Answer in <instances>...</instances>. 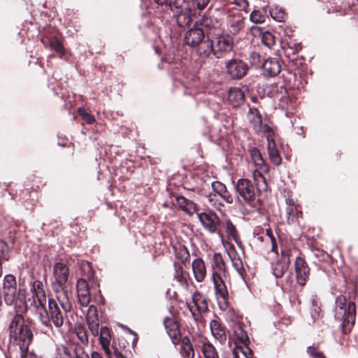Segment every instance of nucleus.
I'll return each instance as SVG.
<instances>
[{
	"label": "nucleus",
	"instance_id": "obj_1",
	"mask_svg": "<svg viewBox=\"0 0 358 358\" xmlns=\"http://www.w3.org/2000/svg\"><path fill=\"white\" fill-rule=\"evenodd\" d=\"M8 331L10 341L19 346L21 358H38L36 354L29 350L33 333L23 316L15 315L10 322Z\"/></svg>",
	"mask_w": 358,
	"mask_h": 358
},
{
	"label": "nucleus",
	"instance_id": "obj_2",
	"mask_svg": "<svg viewBox=\"0 0 358 358\" xmlns=\"http://www.w3.org/2000/svg\"><path fill=\"white\" fill-rule=\"evenodd\" d=\"M213 269L212 280L217 304L220 310L224 311L229 306V293L224 282L223 277L226 274V265L220 253H215L211 262Z\"/></svg>",
	"mask_w": 358,
	"mask_h": 358
},
{
	"label": "nucleus",
	"instance_id": "obj_3",
	"mask_svg": "<svg viewBox=\"0 0 358 358\" xmlns=\"http://www.w3.org/2000/svg\"><path fill=\"white\" fill-rule=\"evenodd\" d=\"M3 294L4 301L7 305L13 306L16 315L22 316L27 309L25 292L22 289L17 291L15 277L12 274H7L3 278Z\"/></svg>",
	"mask_w": 358,
	"mask_h": 358
},
{
	"label": "nucleus",
	"instance_id": "obj_4",
	"mask_svg": "<svg viewBox=\"0 0 358 358\" xmlns=\"http://www.w3.org/2000/svg\"><path fill=\"white\" fill-rule=\"evenodd\" d=\"M59 303L53 298L48 299L46 303L36 305V310L43 325L52 329V326L61 327L64 321V312Z\"/></svg>",
	"mask_w": 358,
	"mask_h": 358
},
{
	"label": "nucleus",
	"instance_id": "obj_5",
	"mask_svg": "<svg viewBox=\"0 0 358 358\" xmlns=\"http://www.w3.org/2000/svg\"><path fill=\"white\" fill-rule=\"evenodd\" d=\"M255 187L252 182L247 178H240L234 185L236 198L238 202L245 203L251 208H257L260 199L259 194L266 190L258 189L257 182L255 181Z\"/></svg>",
	"mask_w": 358,
	"mask_h": 358
},
{
	"label": "nucleus",
	"instance_id": "obj_6",
	"mask_svg": "<svg viewBox=\"0 0 358 358\" xmlns=\"http://www.w3.org/2000/svg\"><path fill=\"white\" fill-rule=\"evenodd\" d=\"M335 318L341 322L340 327L343 334L349 333L355 321V305L340 296L336 300Z\"/></svg>",
	"mask_w": 358,
	"mask_h": 358
},
{
	"label": "nucleus",
	"instance_id": "obj_7",
	"mask_svg": "<svg viewBox=\"0 0 358 358\" xmlns=\"http://www.w3.org/2000/svg\"><path fill=\"white\" fill-rule=\"evenodd\" d=\"M250 155L255 167L252 173L254 181L257 182L258 189L267 190L268 185L263 175L268 172L269 166L258 148H252L250 150Z\"/></svg>",
	"mask_w": 358,
	"mask_h": 358
},
{
	"label": "nucleus",
	"instance_id": "obj_8",
	"mask_svg": "<svg viewBox=\"0 0 358 358\" xmlns=\"http://www.w3.org/2000/svg\"><path fill=\"white\" fill-rule=\"evenodd\" d=\"M66 282H61L54 280L52 282V289L55 293L56 301L59 303L64 312H70L72 309L71 302V292L66 285Z\"/></svg>",
	"mask_w": 358,
	"mask_h": 358
},
{
	"label": "nucleus",
	"instance_id": "obj_9",
	"mask_svg": "<svg viewBox=\"0 0 358 358\" xmlns=\"http://www.w3.org/2000/svg\"><path fill=\"white\" fill-rule=\"evenodd\" d=\"M184 0H169V7L180 27L187 26L192 20L190 9L183 6Z\"/></svg>",
	"mask_w": 358,
	"mask_h": 358
},
{
	"label": "nucleus",
	"instance_id": "obj_10",
	"mask_svg": "<svg viewBox=\"0 0 358 358\" xmlns=\"http://www.w3.org/2000/svg\"><path fill=\"white\" fill-rule=\"evenodd\" d=\"M196 24L199 28H202L207 38L218 36L222 33L221 22L215 17L203 15Z\"/></svg>",
	"mask_w": 358,
	"mask_h": 358
},
{
	"label": "nucleus",
	"instance_id": "obj_11",
	"mask_svg": "<svg viewBox=\"0 0 358 358\" xmlns=\"http://www.w3.org/2000/svg\"><path fill=\"white\" fill-rule=\"evenodd\" d=\"M186 303L194 318L208 310V299L200 292H194L192 296V302Z\"/></svg>",
	"mask_w": 358,
	"mask_h": 358
},
{
	"label": "nucleus",
	"instance_id": "obj_12",
	"mask_svg": "<svg viewBox=\"0 0 358 358\" xmlns=\"http://www.w3.org/2000/svg\"><path fill=\"white\" fill-rule=\"evenodd\" d=\"M290 264V251L281 250L280 256L271 264L272 273L275 278H282L287 271Z\"/></svg>",
	"mask_w": 358,
	"mask_h": 358
},
{
	"label": "nucleus",
	"instance_id": "obj_13",
	"mask_svg": "<svg viewBox=\"0 0 358 358\" xmlns=\"http://www.w3.org/2000/svg\"><path fill=\"white\" fill-rule=\"evenodd\" d=\"M214 46V55L217 58L223 57L226 53L231 52L233 47V38L227 34L222 33L215 36Z\"/></svg>",
	"mask_w": 358,
	"mask_h": 358
},
{
	"label": "nucleus",
	"instance_id": "obj_14",
	"mask_svg": "<svg viewBox=\"0 0 358 358\" xmlns=\"http://www.w3.org/2000/svg\"><path fill=\"white\" fill-rule=\"evenodd\" d=\"M227 72L233 79H241L245 76L248 67L246 63L241 59H232L226 64Z\"/></svg>",
	"mask_w": 358,
	"mask_h": 358
},
{
	"label": "nucleus",
	"instance_id": "obj_15",
	"mask_svg": "<svg viewBox=\"0 0 358 358\" xmlns=\"http://www.w3.org/2000/svg\"><path fill=\"white\" fill-rule=\"evenodd\" d=\"M198 217L205 229L211 234L218 233L220 235V233L217 231L220 220L216 213L204 212L199 213Z\"/></svg>",
	"mask_w": 358,
	"mask_h": 358
},
{
	"label": "nucleus",
	"instance_id": "obj_16",
	"mask_svg": "<svg viewBox=\"0 0 358 358\" xmlns=\"http://www.w3.org/2000/svg\"><path fill=\"white\" fill-rule=\"evenodd\" d=\"M294 270L297 284L304 286L308 280L310 268L304 259L297 257L294 262Z\"/></svg>",
	"mask_w": 358,
	"mask_h": 358
},
{
	"label": "nucleus",
	"instance_id": "obj_17",
	"mask_svg": "<svg viewBox=\"0 0 358 358\" xmlns=\"http://www.w3.org/2000/svg\"><path fill=\"white\" fill-rule=\"evenodd\" d=\"M266 130L268 131V134L266 136V140L269 159L274 165L279 166L282 163V158L276 147L275 142L273 138V131L270 127L266 126Z\"/></svg>",
	"mask_w": 358,
	"mask_h": 358
},
{
	"label": "nucleus",
	"instance_id": "obj_18",
	"mask_svg": "<svg viewBox=\"0 0 358 358\" xmlns=\"http://www.w3.org/2000/svg\"><path fill=\"white\" fill-rule=\"evenodd\" d=\"M204 31L196 25L186 32L184 42L189 46L196 47L204 40Z\"/></svg>",
	"mask_w": 358,
	"mask_h": 358
},
{
	"label": "nucleus",
	"instance_id": "obj_19",
	"mask_svg": "<svg viewBox=\"0 0 358 358\" xmlns=\"http://www.w3.org/2000/svg\"><path fill=\"white\" fill-rule=\"evenodd\" d=\"M31 292L33 294L34 302L35 307L36 305H43L46 303L47 299L43 283L41 280H35L32 282L31 286Z\"/></svg>",
	"mask_w": 358,
	"mask_h": 358
},
{
	"label": "nucleus",
	"instance_id": "obj_20",
	"mask_svg": "<svg viewBox=\"0 0 358 358\" xmlns=\"http://www.w3.org/2000/svg\"><path fill=\"white\" fill-rule=\"evenodd\" d=\"M210 187L212 190L215 192L221 201H223L228 204L233 203L234 197L224 183L217 180L213 181L211 182Z\"/></svg>",
	"mask_w": 358,
	"mask_h": 358
},
{
	"label": "nucleus",
	"instance_id": "obj_21",
	"mask_svg": "<svg viewBox=\"0 0 358 358\" xmlns=\"http://www.w3.org/2000/svg\"><path fill=\"white\" fill-rule=\"evenodd\" d=\"M87 323L90 331L92 334L96 337L98 336L101 328H99V321L98 315L96 314V308L94 306H91L88 308V312L87 315Z\"/></svg>",
	"mask_w": 358,
	"mask_h": 358
},
{
	"label": "nucleus",
	"instance_id": "obj_22",
	"mask_svg": "<svg viewBox=\"0 0 358 358\" xmlns=\"http://www.w3.org/2000/svg\"><path fill=\"white\" fill-rule=\"evenodd\" d=\"M210 329L213 336L223 344L227 341V330L224 324L217 320H213L210 322Z\"/></svg>",
	"mask_w": 358,
	"mask_h": 358
},
{
	"label": "nucleus",
	"instance_id": "obj_23",
	"mask_svg": "<svg viewBox=\"0 0 358 358\" xmlns=\"http://www.w3.org/2000/svg\"><path fill=\"white\" fill-rule=\"evenodd\" d=\"M262 67L264 74L271 77L278 75L281 70V66L278 58H268L264 60Z\"/></svg>",
	"mask_w": 358,
	"mask_h": 358
},
{
	"label": "nucleus",
	"instance_id": "obj_24",
	"mask_svg": "<svg viewBox=\"0 0 358 358\" xmlns=\"http://www.w3.org/2000/svg\"><path fill=\"white\" fill-rule=\"evenodd\" d=\"M69 269L66 264L62 262H57L53 266V275L55 280L66 282L69 278Z\"/></svg>",
	"mask_w": 358,
	"mask_h": 358
},
{
	"label": "nucleus",
	"instance_id": "obj_25",
	"mask_svg": "<svg viewBox=\"0 0 358 358\" xmlns=\"http://www.w3.org/2000/svg\"><path fill=\"white\" fill-rule=\"evenodd\" d=\"M245 94L238 87H231L228 90V101L233 107H237L243 103Z\"/></svg>",
	"mask_w": 358,
	"mask_h": 358
},
{
	"label": "nucleus",
	"instance_id": "obj_26",
	"mask_svg": "<svg viewBox=\"0 0 358 358\" xmlns=\"http://www.w3.org/2000/svg\"><path fill=\"white\" fill-rule=\"evenodd\" d=\"M97 337L99 338V343L101 345L104 352L108 357H110L111 355V351L109 346L110 344L111 336L108 328L106 327H101V331H99Z\"/></svg>",
	"mask_w": 358,
	"mask_h": 358
},
{
	"label": "nucleus",
	"instance_id": "obj_27",
	"mask_svg": "<svg viewBox=\"0 0 358 358\" xmlns=\"http://www.w3.org/2000/svg\"><path fill=\"white\" fill-rule=\"evenodd\" d=\"M197 47V54L201 59H206L214 55L213 43L210 38L203 40Z\"/></svg>",
	"mask_w": 358,
	"mask_h": 358
},
{
	"label": "nucleus",
	"instance_id": "obj_28",
	"mask_svg": "<svg viewBox=\"0 0 358 358\" xmlns=\"http://www.w3.org/2000/svg\"><path fill=\"white\" fill-rule=\"evenodd\" d=\"M192 267L195 280L197 282H202L206 275V269L204 262L201 259L197 258L193 261Z\"/></svg>",
	"mask_w": 358,
	"mask_h": 358
},
{
	"label": "nucleus",
	"instance_id": "obj_29",
	"mask_svg": "<svg viewBox=\"0 0 358 358\" xmlns=\"http://www.w3.org/2000/svg\"><path fill=\"white\" fill-rule=\"evenodd\" d=\"M227 24L230 27V31L236 34L244 27L243 17L240 14L229 15L227 20Z\"/></svg>",
	"mask_w": 358,
	"mask_h": 358
},
{
	"label": "nucleus",
	"instance_id": "obj_30",
	"mask_svg": "<svg viewBox=\"0 0 358 358\" xmlns=\"http://www.w3.org/2000/svg\"><path fill=\"white\" fill-rule=\"evenodd\" d=\"M203 202L208 206L213 207L215 209H220L223 206L220 198L217 196L214 191H204L203 193Z\"/></svg>",
	"mask_w": 358,
	"mask_h": 358
},
{
	"label": "nucleus",
	"instance_id": "obj_31",
	"mask_svg": "<svg viewBox=\"0 0 358 358\" xmlns=\"http://www.w3.org/2000/svg\"><path fill=\"white\" fill-rule=\"evenodd\" d=\"M176 204L184 211L189 214H192L196 210V204L187 199L182 196H178L176 199Z\"/></svg>",
	"mask_w": 358,
	"mask_h": 358
},
{
	"label": "nucleus",
	"instance_id": "obj_32",
	"mask_svg": "<svg viewBox=\"0 0 358 358\" xmlns=\"http://www.w3.org/2000/svg\"><path fill=\"white\" fill-rule=\"evenodd\" d=\"M74 358H103L97 352H92L91 357L85 351L84 347L81 344H75L73 349Z\"/></svg>",
	"mask_w": 358,
	"mask_h": 358
},
{
	"label": "nucleus",
	"instance_id": "obj_33",
	"mask_svg": "<svg viewBox=\"0 0 358 358\" xmlns=\"http://www.w3.org/2000/svg\"><path fill=\"white\" fill-rule=\"evenodd\" d=\"M254 31H258L261 36L262 41L266 47L271 48L275 43V36L268 31H262L259 27H252Z\"/></svg>",
	"mask_w": 358,
	"mask_h": 358
},
{
	"label": "nucleus",
	"instance_id": "obj_34",
	"mask_svg": "<svg viewBox=\"0 0 358 358\" xmlns=\"http://www.w3.org/2000/svg\"><path fill=\"white\" fill-rule=\"evenodd\" d=\"M180 354L184 358H194V357L192 345L187 337L184 338L182 341Z\"/></svg>",
	"mask_w": 358,
	"mask_h": 358
},
{
	"label": "nucleus",
	"instance_id": "obj_35",
	"mask_svg": "<svg viewBox=\"0 0 358 358\" xmlns=\"http://www.w3.org/2000/svg\"><path fill=\"white\" fill-rule=\"evenodd\" d=\"M81 278L90 282L93 280L94 272L92 265L88 262H82L80 264Z\"/></svg>",
	"mask_w": 358,
	"mask_h": 358
},
{
	"label": "nucleus",
	"instance_id": "obj_36",
	"mask_svg": "<svg viewBox=\"0 0 358 358\" xmlns=\"http://www.w3.org/2000/svg\"><path fill=\"white\" fill-rule=\"evenodd\" d=\"M10 258L9 248L6 242L0 241V277L2 275V265Z\"/></svg>",
	"mask_w": 358,
	"mask_h": 358
},
{
	"label": "nucleus",
	"instance_id": "obj_37",
	"mask_svg": "<svg viewBox=\"0 0 358 358\" xmlns=\"http://www.w3.org/2000/svg\"><path fill=\"white\" fill-rule=\"evenodd\" d=\"M174 249L176 258L178 259L183 264H186L189 262V253L185 245H180L178 247H175Z\"/></svg>",
	"mask_w": 358,
	"mask_h": 358
},
{
	"label": "nucleus",
	"instance_id": "obj_38",
	"mask_svg": "<svg viewBox=\"0 0 358 358\" xmlns=\"http://www.w3.org/2000/svg\"><path fill=\"white\" fill-rule=\"evenodd\" d=\"M249 122L254 128H257L262 123V117L256 108H250L247 115Z\"/></svg>",
	"mask_w": 358,
	"mask_h": 358
},
{
	"label": "nucleus",
	"instance_id": "obj_39",
	"mask_svg": "<svg viewBox=\"0 0 358 358\" xmlns=\"http://www.w3.org/2000/svg\"><path fill=\"white\" fill-rule=\"evenodd\" d=\"M201 352L204 358H219L216 348L210 343H204L201 347Z\"/></svg>",
	"mask_w": 358,
	"mask_h": 358
},
{
	"label": "nucleus",
	"instance_id": "obj_40",
	"mask_svg": "<svg viewBox=\"0 0 358 358\" xmlns=\"http://www.w3.org/2000/svg\"><path fill=\"white\" fill-rule=\"evenodd\" d=\"M77 294L80 305L81 306V307L87 308V310L88 311V308L92 306L90 305L91 299L90 290L86 289L78 291L77 292Z\"/></svg>",
	"mask_w": 358,
	"mask_h": 358
},
{
	"label": "nucleus",
	"instance_id": "obj_41",
	"mask_svg": "<svg viewBox=\"0 0 358 358\" xmlns=\"http://www.w3.org/2000/svg\"><path fill=\"white\" fill-rule=\"evenodd\" d=\"M234 331L238 341L246 345L249 341V338L247 332L243 329L241 324H238L235 325Z\"/></svg>",
	"mask_w": 358,
	"mask_h": 358
},
{
	"label": "nucleus",
	"instance_id": "obj_42",
	"mask_svg": "<svg viewBox=\"0 0 358 358\" xmlns=\"http://www.w3.org/2000/svg\"><path fill=\"white\" fill-rule=\"evenodd\" d=\"M301 215L296 206H287L286 208V217L288 223H293L297 221L298 217Z\"/></svg>",
	"mask_w": 358,
	"mask_h": 358
},
{
	"label": "nucleus",
	"instance_id": "obj_43",
	"mask_svg": "<svg viewBox=\"0 0 358 358\" xmlns=\"http://www.w3.org/2000/svg\"><path fill=\"white\" fill-rule=\"evenodd\" d=\"M49 48L55 51L62 57L64 54V49L62 43L57 38H51L48 42Z\"/></svg>",
	"mask_w": 358,
	"mask_h": 358
},
{
	"label": "nucleus",
	"instance_id": "obj_44",
	"mask_svg": "<svg viewBox=\"0 0 358 358\" xmlns=\"http://www.w3.org/2000/svg\"><path fill=\"white\" fill-rule=\"evenodd\" d=\"M269 13L271 17L276 21L282 22L285 18V12L283 9L279 6L271 8Z\"/></svg>",
	"mask_w": 358,
	"mask_h": 358
},
{
	"label": "nucleus",
	"instance_id": "obj_45",
	"mask_svg": "<svg viewBox=\"0 0 358 358\" xmlns=\"http://www.w3.org/2000/svg\"><path fill=\"white\" fill-rule=\"evenodd\" d=\"M76 334L78 338L80 341L82 345H87L88 344V336L85 328H83V327H77L76 329Z\"/></svg>",
	"mask_w": 358,
	"mask_h": 358
},
{
	"label": "nucleus",
	"instance_id": "obj_46",
	"mask_svg": "<svg viewBox=\"0 0 358 358\" xmlns=\"http://www.w3.org/2000/svg\"><path fill=\"white\" fill-rule=\"evenodd\" d=\"M78 113L79 115L82 117L83 120L87 124H91L95 122L94 117L88 113L83 108H79L78 109Z\"/></svg>",
	"mask_w": 358,
	"mask_h": 358
},
{
	"label": "nucleus",
	"instance_id": "obj_47",
	"mask_svg": "<svg viewBox=\"0 0 358 358\" xmlns=\"http://www.w3.org/2000/svg\"><path fill=\"white\" fill-rule=\"evenodd\" d=\"M164 325L166 329V331H171L173 330H177V329H178L177 323L174 321V320L172 317H165L164 320Z\"/></svg>",
	"mask_w": 358,
	"mask_h": 358
},
{
	"label": "nucleus",
	"instance_id": "obj_48",
	"mask_svg": "<svg viewBox=\"0 0 358 358\" xmlns=\"http://www.w3.org/2000/svg\"><path fill=\"white\" fill-rule=\"evenodd\" d=\"M57 358H73V356L67 347L62 345L57 350Z\"/></svg>",
	"mask_w": 358,
	"mask_h": 358
},
{
	"label": "nucleus",
	"instance_id": "obj_49",
	"mask_svg": "<svg viewBox=\"0 0 358 358\" xmlns=\"http://www.w3.org/2000/svg\"><path fill=\"white\" fill-rule=\"evenodd\" d=\"M307 353L312 358H326L324 355L315 347H308L307 349Z\"/></svg>",
	"mask_w": 358,
	"mask_h": 358
},
{
	"label": "nucleus",
	"instance_id": "obj_50",
	"mask_svg": "<svg viewBox=\"0 0 358 358\" xmlns=\"http://www.w3.org/2000/svg\"><path fill=\"white\" fill-rule=\"evenodd\" d=\"M225 229L226 233L229 237L235 238L236 236V230L235 226L233 223L229 220H227L225 221Z\"/></svg>",
	"mask_w": 358,
	"mask_h": 358
},
{
	"label": "nucleus",
	"instance_id": "obj_51",
	"mask_svg": "<svg viewBox=\"0 0 358 358\" xmlns=\"http://www.w3.org/2000/svg\"><path fill=\"white\" fill-rule=\"evenodd\" d=\"M250 60L252 65L257 66H262L263 63V59H262L261 55L256 52H253L250 54Z\"/></svg>",
	"mask_w": 358,
	"mask_h": 358
},
{
	"label": "nucleus",
	"instance_id": "obj_52",
	"mask_svg": "<svg viewBox=\"0 0 358 358\" xmlns=\"http://www.w3.org/2000/svg\"><path fill=\"white\" fill-rule=\"evenodd\" d=\"M250 19L253 22L260 23L264 21V16L259 10H253L250 15Z\"/></svg>",
	"mask_w": 358,
	"mask_h": 358
},
{
	"label": "nucleus",
	"instance_id": "obj_53",
	"mask_svg": "<svg viewBox=\"0 0 358 358\" xmlns=\"http://www.w3.org/2000/svg\"><path fill=\"white\" fill-rule=\"evenodd\" d=\"M76 289L77 292L89 289V281L80 278L76 282Z\"/></svg>",
	"mask_w": 358,
	"mask_h": 358
},
{
	"label": "nucleus",
	"instance_id": "obj_54",
	"mask_svg": "<svg viewBox=\"0 0 358 358\" xmlns=\"http://www.w3.org/2000/svg\"><path fill=\"white\" fill-rule=\"evenodd\" d=\"M167 333L174 345H177L180 342V336L178 329H177V330L167 331Z\"/></svg>",
	"mask_w": 358,
	"mask_h": 358
},
{
	"label": "nucleus",
	"instance_id": "obj_55",
	"mask_svg": "<svg viewBox=\"0 0 358 358\" xmlns=\"http://www.w3.org/2000/svg\"><path fill=\"white\" fill-rule=\"evenodd\" d=\"M175 267V278L178 281L182 282L185 280V278L182 274V268L180 265L176 263L174 264Z\"/></svg>",
	"mask_w": 358,
	"mask_h": 358
},
{
	"label": "nucleus",
	"instance_id": "obj_56",
	"mask_svg": "<svg viewBox=\"0 0 358 358\" xmlns=\"http://www.w3.org/2000/svg\"><path fill=\"white\" fill-rule=\"evenodd\" d=\"M228 3L241 8H244L247 4L246 0H228Z\"/></svg>",
	"mask_w": 358,
	"mask_h": 358
},
{
	"label": "nucleus",
	"instance_id": "obj_57",
	"mask_svg": "<svg viewBox=\"0 0 358 358\" xmlns=\"http://www.w3.org/2000/svg\"><path fill=\"white\" fill-rule=\"evenodd\" d=\"M311 317L313 318L314 321H315L317 318L320 317V308L317 306H313V308L310 310Z\"/></svg>",
	"mask_w": 358,
	"mask_h": 358
},
{
	"label": "nucleus",
	"instance_id": "obj_58",
	"mask_svg": "<svg viewBox=\"0 0 358 358\" xmlns=\"http://www.w3.org/2000/svg\"><path fill=\"white\" fill-rule=\"evenodd\" d=\"M241 352L246 358L252 357L253 352L248 346H245V348L241 350Z\"/></svg>",
	"mask_w": 358,
	"mask_h": 358
},
{
	"label": "nucleus",
	"instance_id": "obj_59",
	"mask_svg": "<svg viewBox=\"0 0 358 358\" xmlns=\"http://www.w3.org/2000/svg\"><path fill=\"white\" fill-rule=\"evenodd\" d=\"M233 264H234V267L236 268V270L237 271L238 274L241 275V276H243V273L245 272V269H244L243 266L242 265L238 266L237 263L235 262H233Z\"/></svg>",
	"mask_w": 358,
	"mask_h": 358
},
{
	"label": "nucleus",
	"instance_id": "obj_60",
	"mask_svg": "<svg viewBox=\"0 0 358 358\" xmlns=\"http://www.w3.org/2000/svg\"><path fill=\"white\" fill-rule=\"evenodd\" d=\"M270 239H271V243H272V248H271V250L272 251L275 252L277 255H278V252H277V244L275 242V238L273 236H270Z\"/></svg>",
	"mask_w": 358,
	"mask_h": 358
},
{
	"label": "nucleus",
	"instance_id": "obj_61",
	"mask_svg": "<svg viewBox=\"0 0 358 358\" xmlns=\"http://www.w3.org/2000/svg\"><path fill=\"white\" fill-rule=\"evenodd\" d=\"M280 101L284 103H286L287 104V109L289 110L290 108L289 106H288V102H291V100L289 99V97H287V96H282L280 98Z\"/></svg>",
	"mask_w": 358,
	"mask_h": 358
},
{
	"label": "nucleus",
	"instance_id": "obj_62",
	"mask_svg": "<svg viewBox=\"0 0 358 358\" xmlns=\"http://www.w3.org/2000/svg\"><path fill=\"white\" fill-rule=\"evenodd\" d=\"M287 206H295L294 201L292 199L287 198L285 200Z\"/></svg>",
	"mask_w": 358,
	"mask_h": 358
},
{
	"label": "nucleus",
	"instance_id": "obj_63",
	"mask_svg": "<svg viewBox=\"0 0 358 358\" xmlns=\"http://www.w3.org/2000/svg\"><path fill=\"white\" fill-rule=\"evenodd\" d=\"M157 4H167L169 6V0H154Z\"/></svg>",
	"mask_w": 358,
	"mask_h": 358
},
{
	"label": "nucleus",
	"instance_id": "obj_64",
	"mask_svg": "<svg viewBox=\"0 0 358 358\" xmlns=\"http://www.w3.org/2000/svg\"><path fill=\"white\" fill-rule=\"evenodd\" d=\"M114 355L116 358H126L120 352L117 351V350L114 351Z\"/></svg>",
	"mask_w": 358,
	"mask_h": 358
}]
</instances>
